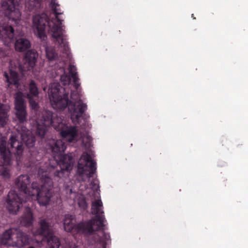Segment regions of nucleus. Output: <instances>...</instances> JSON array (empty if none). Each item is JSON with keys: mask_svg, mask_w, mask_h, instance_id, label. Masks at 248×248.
<instances>
[{"mask_svg": "<svg viewBox=\"0 0 248 248\" xmlns=\"http://www.w3.org/2000/svg\"><path fill=\"white\" fill-rule=\"evenodd\" d=\"M30 156L24 162L27 168H31L33 171L38 172L41 184L39 185L33 182L31 190L29 187L30 178L28 175H21L18 177L15 182L16 186L19 191L24 195L22 198L15 191L9 192L6 199V207L10 214H16L22 203L36 198L40 205H47L52 196L53 182L52 179L59 181L64 174L65 171L72 170L74 162L71 154L60 155V162L56 158L47 159L44 162L42 155L36 151H29Z\"/></svg>", "mask_w": 248, "mask_h": 248, "instance_id": "f257e3e1", "label": "nucleus"}, {"mask_svg": "<svg viewBox=\"0 0 248 248\" xmlns=\"http://www.w3.org/2000/svg\"><path fill=\"white\" fill-rule=\"evenodd\" d=\"M76 70L74 65H70L69 72L71 77H61L62 80L64 81L65 78H67L68 83L70 82L71 78H73L76 91H72L71 92V100L69 99L68 92H66L65 89L58 83H53L51 85L49 89V95L51 105L54 108L63 110L67 107L72 122L79 124L80 118L87 110V106L81 99V94L80 91H78L80 84L79 83V79L77 76V73L75 72Z\"/></svg>", "mask_w": 248, "mask_h": 248, "instance_id": "f03ea898", "label": "nucleus"}, {"mask_svg": "<svg viewBox=\"0 0 248 248\" xmlns=\"http://www.w3.org/2000/svg\"><path fill=\"white\" fill-rule=\"evenodd\" d=\"M50 7L55 15V18L49 20L47 15L44 13L35 15L32 19L33 28L36 30L38 37L44 39L46 37L45 29L47 23L48 32L51 35L52 40L55 45L61 49V51L62 53L67 55L69 47L67 41V36L64 35L65 31L62 28L63 20L59 17V16L62 15L63 12L61 11L60 5L55 0H51Z\"/></svg>", "mask_w": 248, "mask_h": 248, "instance_id": "7ed1b4c3", "label": "nucleus"}, {"mask_svg": "<svg viewBox=\"0 0 248 248\" xmlns=\"http://www.w3.org/2000/svg\"><path fill=\"white\" fill-rule=\"evenodd\" d=\"M36 135L40 138H43L50 126L56 130L60 131L62 137L68 142H72L75 140L78 136V131L76 126H68L54 116L52 111L46 110L36 120Z\"/></svg>", "mask_w": 248, "mask_h": 248, "instance_id": "20e7f679", "label": "nucleus"}, {"mask_svg": "<svg viewBox=\"0 0 248 248\" xmlns=\"http://www.w3.org/2000/svg\"><path fill=\"white\" fill-rule=\"evenodd\" d=\"M7 142L2 138L0 141V155L3 160L2 165H0V175L4 178H9L10 169L9 166L11 164V155L13 154L16 157L17 165L20 166L21 163L22 153L24 150L23 144L18 140L16 135H12L9 139L7 147Z\"/></svg>", "mask_w": 248, "mask_h": 248, "instance_id": "39448f33", "label": "nucleus"}, {"mask_svg": "<svg viewBox=\"0 0 248 248\" xmlns=\"http://www.w3.org/2000/svg\"><path fill=\"white\" fill-rule=\"evenodd\" d=\"M15 115L19 123L16 130L20 135L23 144L24 143L28 148L34 146L35 138L25 126L27 122L28 113L26 102L23 98V93L18 92L16 93L15 102Z\"/></svg>", "mask_w": 248, "mask_h": 248, "instance_id": "423d86ee", "label": "nucleus"}, {"mask_svg": "<svg viewBox=\"0 0 248 248\" xmlns=\"http://www.w3.org/2000/svg\"><path fill=\"white\" fill-rule=\"evenodd\" d=\"M102 221L99 216L92 218L86 221H81L77 224L73 223V218L71 215H66L63 220L65 230L68 232H73L89 237L93 235L102 226Z\"/></svg>", "mask_w": 248, "mask_h": 248, "instance_id": "0eeeda50", "label": "nucleus"}, {"mask_svg": "<svg viewBox=\"0 0 248 248\" xmlns=\"http://www.w3.org/2000/svg\"><path fill=\"white\" fill-rule=\"evenodd\" d=\"M40 228L34 232L35 235H42L46 239L47 248H59L61 242L59 238L52 235V229L50 220L47 218H43L39 221Z\"/></svg>", "mask_w": 248, "mask_h": 248, "instance_id": "6e6552de", "label": "nucleus"}, {"mask_svg": "<svg viewBox=\"0 0 248 248\" xmlns=\"http://www.w3.org/2000/svg\"><path fill=\"white\" fill-rule=\"evenodd\" d=\"M96 164L90 154L84 153L78 161L77 172L79 175L89 179L96 172Z\"/></svg>", "mask_w": 248, "mask_h": 248, "instance_id": "1a4fd4ad", "label": "nucleus"}, {"mask_svg": "<svg viewBox=\"0 0 248 248\" xmlns=\"http://www.w3.org/2000/svg\"><path fill=\"white\" fill-rule=\"evenodd\" d=\"M19 4V0H5L1 3V8L4 10L5 16L9 20L18 23L21 14L16 6Z\"/></svg>", "mask_w": 248, "mask_h": 248, "instance_id": "9d476101", "label": "nucleus"}, {"mask_svg": "<svg viewBox=\"0 0 248 248\" xmlns=\"http://www.w3.org/2000/svg\"><path fill=\"white\" fill-rule=\"evenodd\" d=\"M48 149L50 150L52 153L53 158H56L57 155H61L66 149L65 142L61 140H55L51 139L48 140L47 143Z\"/></svg>", "mask_w": 248, "mask_h": 248, "instance_id": "9b49d317", "label": "nucleus"}, {"mask_svg": "<svg viewBox=\"0 0 248 248\" xmlns=\"http://www.w3.org/2000/svg\"><path fill=\"white\" fill-rule=\"evenodd\" d=\"M3 76L5 78V81L7 83L8 88H12L14 86L16 88H18L20 85L19 80L20 77L18 73L12 69H9L3 73Z\"/></svg>", "mask_w": 248, "mask_h": 248, "instance_id": "f8f14e48", "label": "nucleus"}, {"mask_svg": "<svg viewBox=\"0 0 248 248\" xmlns=\"http://www.w3.org/2000/svg\"><path fill=\"white\" fill-rule=\"evenodd\" d=\"M14 29L9 25L0 26V39L5 45L8 44L14 40Z\"/></svg>", "mask_w": 248, "mask_h": 248, "instance_id": "ddd939ff", "label": "nucleus"}, {"mask_svg": "<svg viewBox=\"0 0 248 248\" xmlns=\"http://www.w3.org/2000/svg\"><path fill=\"white\" fill-rule=\"evenodd\" d=\"M38 54L35 50L28 51L25 55L23 68L24 71H29L35 65Z\"/></svg>", "mask_w": 248, "mask_h": 248, "instance_id": "4468645a", "label": "nucleus"}, {"mask_svg": "<svg viewBox=\"0 0 248 248\" xmlns=\"http://www.w3.org/2000/svg\"><path fill=\"white\" fill-rule=\"evenodd\" d=\"M91 213L92 214L95 215V216L93 218H94L96 216H99L101 217L102 224L99 229L97 230V231L98 230L102 229L104 226L105 217L104 216L102 215L104 213V211L103 210V203L101 200L100 199V197H99V199L95 200L92 202L91 206Z\"/></svg>", "mask_w": 248, "mask_h": 248, "instance_id": "2eb2a0df", "label": "nucleus"}, {"mask_svg": "<svg viewBox=\"0 0 248 248\" xmlns=\"http://www.w3.org/2000/svg\"><path fill=\"white\" fill-rule=\"evenodd\" d=\"M14 231L16 232V240L13 242L14 246L20 248L29 244L30 238L28 235L17 229H15Z\"/></svg>", "mask_w": 248, "mask_h": 248, "instance_id": "dca6fc26", "label": "nucleus"}, {"mask_svg": "<svg viewBox=\"0 0 248 248\" xmlns=\"http://www.w3.org/2000/svg\"><path fill=\"white\" fill-rule=\"evenodd\" d=\"M10 107L9 105L0 104V125L4 127L9 120Z\"/></svg>", "mask_w": 248, "mask_h": 248, "instance_id": "f3484780", "label": "nucleus"}, {"mask_svg": "<svg viewBox=\"0 0 248 248\" xmlns=\"http://www.w3.org/2000/svg\"><path fill=\"white\" fill-rule=\"evenodd\" d=\"M30 41L26 38L20 37L16 39L15 43V49L19 52H23L31 47Z\"/></svg>", "mask_w": 248, "mask_h": 248, "instance_id": "a211bd4d", "label": "nucleus"}, {"mask_svg": "<svg viewBox=\"0 0 248 248\" xmlns=\"http://www.w3.org/2000/svg\"><path fill=\"white\" fill-rule=\"evenodd\" d=\"M34 221L33 214L30 208H27L21 217L20 223L25 227H29L32 225Z\"/></svg>", "mask_w": 248, "mask_h": 248, "instance_id": "6ab92c4d", "label": "nucleus"}, {"mask_svg": "<svg viewBox=\"0 0 248 248\" xmlns=\"http://www.w3.org/2000/svg\"><path fill=\"white\" fill-rule=\"evenodd\" d=\"M104 226L105 225H104ZM100 230L102 231V235L100 236L99 235H97L95 236L94 242L96 243H98L101 245L103 248H106L107 241L110 239V237L108 233H107L104 232V226H103L102 229H100ZM99 231V230H98L97 231Z\"/></svg>", "mask_w": 248, "mask_h": 248, "instance_id": "aec40b11", "label": "nucleus"}, {"mask_svg": "<svg viewBox=\"0 0 248 248\" xmlns=\"http://www.w3.org/2000/svg\"><path fill=\"white\" fill-rule=\"evenodd\" d=\"M15 229H10L9 230H6L3 233L1 237V241L2 244L5 245H9V241L11 240L12 236L14 234L13 231H14Z\"/></svg>", "mask_w": 248, "mask_h": 248, "instance_id": "412c9836", "label": "nucleus"}, {"mask_svg": "<svg viewBox=\"0 0 248 248\" xmlns=\"http://www.w3.org/2000/svg\"><path fill=\"white\" fill-rule=\"evenodd\" d=\"M26 6L30 11H36L41 6V0H30L26 2Z\"/></svg>", "mask_w": 248, "mask_h": 248, "instance_id": "4be33fe9", "label": "nucleus"}, {"mask_svg": "<svg viewBox=\"0 0 248 248\" xmlns=\"http://www.w3.org/2000/svg\"><path fill=\"white\" fill-rule=\"evenodd\" d=\"M29 93H27V94H30L31 97H36L38 94V89L37 85L34 80H31L29 85Z\"/></svg>", "mask_w": 248, "mask_h": 248, "instance_id": "5701e85b", "label": "nucleus"}, {"mask_svg": "<svg viewBox=\"0 0 248 248\" xmlns=\"http://www.w3.org/2000/svg\"><path fill=\"white\" fill-rule=\"evenodd\" d=\"M46 58L50 61L55 59L57 56L54 49L49 46L46 47Z\"/></svg>", "mask_w": 248, "mask_h": 248, "instance_id": "b1692460", "label": "nucleus"}, {"mask_svg": "<svg viewBox=\"0 0 248 248\" xmlns=\"http://www.w3.org/2000/svg\"><path fill=\"white\" fill-rule=\"evenodd\" d=\"M27 98L29 99L30 106L32 109L37 110L39 108V104L36 102L32 97H31L30 94L26 95Z\"/></svg>", "mask_w": 248, "mask_h": 248, "instance_id": "393cba45", "label": "nucleus"}, {"mask_svg": "<svg viewBox=\"0 0 248 248\" xmlns=\"http://www.w3.org/2000/svg\"><path fill=\"white\" fill-rule=\"evenodd\" d=\"M78 204L79 207L83 210H86L88 208V204L85 199L80 200L78 201Z\"/></svg>", "mask_w": 248, "mask_h": 248, "instance_id": "a878e982", "label": "nucleus"}, {"mask_svg": "<svg viewBox=\"0 0 248 248\" xmlns=\"http://www.w3.org/2000/svg\"><path fill=\"white\" fill-rule=\"evenodd\" d=\"M91 185L92 186V188L93 189H94L96 191L99 188V185L97 184H96L95 181L91 182Z\"/></svg>", "mask_w": 248, "mask_h": 248, "instance_id": "bb28decb", "label": "nucleus"}, {"mask_svg": "<svg viewBox=\"0 0 248 248\" xmlns=\"http://www.w3.org/2000/svg\"><path fill=\"white\" fill-rule=\"evenodd\" d=\"M2 189H3L2 186L0 185V194H1V193Z\"/></svg>", "mask_w": 248, "mask_h": 248, "instance_id": "cd10ccee", "label": "nucleus"}, {"mask_svg": "<svg viewBox=\"0 0 248 248\" xmlns=\"http://www.w3.org/2000/svg\"><path fill=\"white\" fill-rule=\"evenodd\" d=\"M191 16H192V17L194 19H196V18L194 16V15H193V14H192Z\"/></svg>", "mask_w": 248, "mask_h": 248, "instance_id": "c85d7f7f", "label": "nucleus"}, {"mask_svg": "<svg viewBox=\"0 0 248 248\" xmlns=\"http://www.w3.org/2000/svg\"><path fill=\"white\" fill-rule=\"evenodd\" d=\"M3 162V160L2 159V160L1 161V164H0V165H2V162Z\"/></svg>", "mask_w": 248, "mask_h": 248, "instance_id": "c756f323", "label": "nucleus"}]
</instances>
